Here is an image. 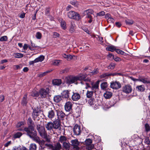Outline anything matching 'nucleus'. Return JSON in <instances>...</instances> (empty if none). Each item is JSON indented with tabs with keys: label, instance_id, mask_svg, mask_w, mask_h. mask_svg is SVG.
<instances>
[{
	"label": "nucleus",
	"instance_id": "f257e3e1",
	"mask_svg": "<svg viewBox=\"0 0 150 150\" xmlns=\"http://www.w3.org/2000/svg\"><path fill=\"white\" fill-rule=\"evenodd\" d=\"M34 127L28 126V127H24L23 129L22 128H18V130L25 132L26 133L27 135L30 138H32L37 135L36 132L34 131Z\"/></svg>",
	"mask_w": 150,
	"mask_h": 150
},
{
	"label": "nucleus",
	"instance_id": "f03ea898",
	"mask_svg": "<svg viewBox=\"0 0 150 150\" xmlns=\"http://www.w3.org/2000/svg\"><path fill=\"white\" fill-rule=\"evenodd\" d=\"M37 129L40 136L42 137L45 139L47 142H50V137L49 135H47V134L45 131V128L43 127L38 125L37 126Z\"/></svg>",
	"mask_w": 150,
	"mask_h": 150
},
{
	"label": "nucleus",
	"instance_id": "7ed1b4c3",
	"mask_svg": "<svg viewBox=\"0 0 150 150\" xmlns=\"http://www.w3.org/2000/svg\"><path fill=\"white\" fill-rule=\"evenodd\" d=\"M49 88H48L40 89L39 90V93L41 97L42 98H45L47 96H49Z\"/></svg>",
	"mask_w": 150,
	"mask_h": 150
},
{
	"label": "nucleus",
	"instance_id": "20e7f679",
	"mask_svg": "<svg viewBox=\"0 0 150 150\" xmlns=\"http://www.w3.org/2000/svg\"><path fill=\"white\" fill-rule=\"evenodd\" d=\"M67 16L70 18L79 20L81 18L80 15L74 11H71L67 13Z\"/></svg>",
	"mask_w": 150,
	"mask_h": 150
},
{
	"label": "nucleus",
	"instance_id": "39448f33",
	"mask_svg": "<svg viewBox=\"0 0 150 150\" xmlns=\"http://www.w3.org/2000/svg\"><path fill=\"white\" fill-rule=\"evenodd\" d=\"M87 76L86 74H81L78 76H76L77 78V81L78 80L81 81V83L82 84H84V82L87 81H90V79L89 78L86 79Z\"/></svg>",
	"mask_w": 150,
	"mask_h": 150
},
{
	"label": "nucleus",
	"instance_id": "423d86ee",
	"mask_svg": "<svg viewBox=\"0 0 150 150\" xmlns=\"http://www.w3.org/2000/svg\"><path fill=\"white\" fill-rule=\"evenodd\" d=\"M77 78L76 76H70L66 78V83L69 85L75 83L77 81Z\"/></svg>",
	"mask_w": 150,
	"mask_h": 150
},
{
	"label": "nucleus",
	"instance_id": "0eeeda50",
	"mask_svg": "<svg viewBox=\"0 0 150 150\" xmlns=\"http://www.w3.org/2000/svg\"><path fill=\"white\" fill-rule=\"evenodd\" d=\"M110 87L114 89H118L121 87V84L118 81H113L110 83Z\"/></svg>",
	"mask_w": 150,
	"mask_h": 150
},
{
	"label": "nucleus",
	"instance_id": "6e6552de",
	"mask_svg": "<svg viewBox=\"0 0 150 150\" xmlns=\"http://www.w3.org/2000/svg\"><path fill=\"white\" fill-rule=\"evenodd\" d=\"M71 145L73 146V148L76 150H79V146L80 144V142H79L77 139L74 140H71Z\"/></svg>",
	"mask_w": 150,
	"mask_h": 150
},
{
	"label": "nucleus",
	"instance_id": "1a4fd4ad",
	"mask_svg": "<svg viewBox=\"0 0 150 150\" xmlns=\"http://www.w3.org/2000/svg\"><path fill=\"white\" fill-rule=\"evenodd\" d=\"M73 129L75 135H78L80 134L81 132V127L79 125H75Z\"/></svg>",
	"mask_w": 150,
	"mask_h": 150
},
{
	"label": "nucleus",
	"instance_id": "9d476101",
	"mask_svg": "<svg viewBox=\"0 0 150 150\" xmlns=\"http://www.w3.org/2000/svg\"><path fill=\"white\" fill-rule=\"evenodd\" d=\"M132 91V88L130 85H125L122 88V91L126 93H129L131 92Z\"/></svg>",
	"mask_w": 150,
	"mask_h": 150
},
{
	"label": "nucleus",
	"instance_id": "9b49d317",
	"mask_svg": "<svg viewBox=\"0 0 150 150\" xmlns=\"http://www.w3.org/2000/svg\"><path fill=\"white\" fill-rule=\"evenodd\" d=\"M93 13V11L91 9H89L84 11L83 12L84 16L86 15V17L88 18H91L92 16L91 14H92Z\"/></svg>",
	"mask_w": 150,
	"mask_h": 150
},
{
	"label": "nucleus",
	"instance_id": "f8f14e48",
	"mask_svg": "<svg viewBox=\"0 0 150 150\" xmlns=\"http://www.w3.org/2000/svg\"><path fill=\"white\" fill-rule=\"evenodd\" d=\"M27 94H25L23 97L21 104L22 106H26L28 103Z\"/></svg>",
	"mask_w": 150,
	"mask_h": 150
},
{
	"label": "nucleus",
	"instance_id": "ddd939ff",
	"mask_svg": "<svg viewBox=\"0 0 150 150\" xmlns=\"http://www.w3.org/2000/svg\"><path fill=\"white\" fill-rule=\"evenodd\" d=\"M99 81H97L95 83H93L92 82L91 83V85L92 86V87H91V88L92 90L93 91H95V90H97L98 88L99 87Z\"/></svg>",
	"mask_w": 150,
	"mask_h": 150
},
{
	"label": "nucleus",
	"instance_id": "4468645a",
	"mask_svg": "<svg viewBox=\"0 0 150 150\" xmlns=\"http://www.w3.org/2000/svg\"><path fill=\"white\" fill-rule=\"evenodd\" d=\"M72 105L71 102L68 101L65 103L64 106L65 109L67 112H69L71 109Z\"/></svg>",
	"mask_w": 150,
	"mask_h": 150
},
{
	"label": "nucleus",
	"instance_id": "2eb2a0df",
	"mask_svg": "<svg viewBox=\"0 0 150 150\" xmlns=\"http://www.w3.org/2000/svg\"><path fill=\"white\" fill-rule=\"evenodd\" d=\"M80 98V94L77 93H73V94L72 96V99L74 101H77Z\"/></svg>",
	"mask_w": 150,
	"mask_h": 150
},
{
	"label": "nucleus",
	"instance_id": "dca6fc26",
	"mask_svg": "<svg viewBox=\"0 0 150 150\" xmlns=\"http://www.w3.org/2000/svg\"><path fill=\"white\" fill-rule=\"evenodd\" d=\"M71 90H66L63 91L62 93L63 96L65 98H69L70 94V92Z\"/></svg>",
	"mask_w": 150,
	"mask_h": 150
},
{
	"label": "nucleus",
	"instance_id": "f3484780",
	"mask_svg": "<svg viewBox=\"0 0 150 150\" xmlns=\"http://www.w3.org/2000/svg\"><path fill=\"white\" fill-rule=\"evenodd\" d=\"M71 24L69 29V31L71 33H73L75 31L76 25L73 22H71Z\"/></svg>",
	"mask_w": 150,
	"mask_h": 150
},
{
	"label": "nucleus",
	"instance_id": "a211bd4d",
	"mask_svg": "<svg viewBox=\"0 0 150 150\" xmlns=\"http://www.w3.org/2000/svg\"><path fill=\"white\" fill-rule=\"evenodd\" d=\"M62 99V96L59 95L55 96L53 98L54 101L57 103L59 102Z\"/></svg>",
	"mask_w": 150,
	"mask_h": 150
},
{
	"label": "nucleus",
	"instance_id": "6ab92c4d",
	"mask_svg": "<svg viewBox=\"0 0 150 150\" xmlns=\"http://www.w3.org/2000/svg\"><path fill=\"white\" fill-rule=\"evenodd\" d=\"M62 146L59 143H57L52 147L53 150H60L61 149Z\"/></svg>",
	"mask_w": 150,
	"mask_h": 150
},
{
	"label": "nucleus",
	"instance_id": "aec40b11",
	"mask_svg": "<svg viewBox=\"0 0 150 150\" xmlns=\"http://www.w3.org/2000/svg\"><path fill=\"white\" fill-rule=\"evenodd\" d=\"M106 49L108 51L113 52L114 51H115L116 52V50L117 49H116V47L115 46L111 45L108 46L106 47Z\"/></svg>",
	"mask_w": 150,
	"mask_h": 150
},
{
	"label": "nucleus",
	"instance_id": "412c9836",
	"mask_svg": "<svg viewBox=\"0 0 150 150\" xmlns=\"http://www.w3.org/2000/svg\"><path fill=\"white\" fill-rule=\"evenodd\" d=\"M136 90L139 92H143L145 90V86L144 85L138 86L136 87Z\"/></svg>",
	"mask_w": 150,
	"mask_h": 150
},
{
	"label": "nucleus",
	"instance_id": "4be33fe9",
	"mask_svg": "<svg viewBox=\"0 0 150 150\" xmlns=\"http://www.w3.org/2000/svg\"><path fill=\"white\" fill-rule=\"evenodd\" d=\"M139 81L142 82L144 83H150V81L146 78H140L138 79Z\"/></svg>",
	"mask_w": 150,
	"mask_h": 150
},
{
	"label": "nucleus",
	"instance_id": "5701e85b",
	"mask_svg": "<svg viewBox=\"0 0 150 150\" xmlns=\"http://www.w3.org/2000/svg\"><path fill=\"white\" fill-rule=\"evenodd\" d=\"M61 83V80L60 79H55L52 81V83L54 85L59 86L60 85Z\"/></svg>",
	"mask_w": 150,
	"mask_h": 150
},
{
	"label": "nucleus",
	"instance_id": "b1692460",
	"mask_svg": "<svg viewBox=\"0 0 150 150\" xmlns=\"http://www.w3.org/2000/svg\"><path fill=\"white\" fill-rule=\"evenodd\" d=\"M53 125V128L54 129H57L59 128L60 126V124L58 120H56L54 122Z\"/></svg>",
	"mask_w": 150,
	"mask_h": 150
},
{
	"label": "nucleus",
	"instance_id": "393cba45",
	"mask_svg": "<svg viewBox=\"0 0 150 150\" xmlns=\"http://www.w3.org/2000/svg\"><path fill=\"white\" fill-rule=\"evenodd\" d=\"M112 96V93L110 92L106 91L104 94V97L106 99L111 98Z\"/></svg>",
	"mask_w": 150,
	"mask_h": 150
},
{
	"label": "nucleus",
	"instance_id": "a878e982",
	"mask_svg": "<svg viewBox=\"0 0 150 150\" xmlns=\"http://www.w3.org/2000/svg\"><path fill=\"white\" fill-rule=\"evenodd\" d=\"M53 127V123L52 122H48L46 125V127L48 130H51Z\"/></svg>",
	"mask_w": 150,
	"mask_h": 150
},
{
	"label": "nucleus",
	"instance_id": "bb28decb",
	"mask_svg": "<svg viewBox=\"0 0 150 150\" xmlns=\"http://www.w3.org/2000/svg\"><path fill=\"white\" fill-rule=\"evenodd\" d=\"M28 126H31L35 127L34 123L30 117L28 118L27 122Z\"/></svg>",
	"mask_w": 150,
	"mask_h": 150
},
{
	"label": "nucleus",
	"instance_id": "cd10ccee",
	"mask_svg": "<svg viewBox=\"0 0 150 150\" xmlns=\"http://www.w3.org/2000/svg\"><path fill=\"white\" fill-rule=\"evenodd\" d=\"M111 75H113V74H109L108 73H104L101 75L100 76V77L101 78H106L108 76H110Z\"/></svg>",
	"mask_w": 150,
	"mask_h": 150
},
{
	"label": "nucleus",
	"instance_id": "c85d7f7f",
	"mask_svg": "<svg viewBox=\"0 0 150 150\" xmlns=\"http://www.w3.org/2000/svg\"><path fill=\"white\" fill-rule=\"evenodd\" d=\"M45 59V57L43 55H40L39 57H38L35 59L36 60L37 62H41L43 61Z\"/></svg>",
	"mask_w": 150,
	"mask_h": 150
},
{
	"label": "nucleus",
	"instance_id": "c756f323",
	"mask_svg": "<svg viewBox=\"0 0 150 150\" xmlns=\"http://www.w3.org/2000/svg\"><path fill=\"white\" fill-rule=\"evenodd\" d=\"M93 91H87L86 93V97L87 98H90L93 96Z\"/></svg>",
	"mask_w": 150,
	"mask_h": 150
},
{
	"label": "nucleus",
	"instance_id": "7c9ffc66",
	"mask_svg": "<svg viewBox=\"0 0 150 150\" xmlns=\"http://www.w3.org/2000/svg\"><path fill=\"white\" fill-rule=\"evenodd\" d=\"M67 139L66 137L64 136H60L59 139V141L61 143H64L66 141Z\"/></svg>",
	"mask_w": 150,
	"mask_h": 150
},
{
	"label": "nucleus",
	"instance_id": "2f4dec72",
	"mask_svg": "<svg viewBox=\"0 0 150 150\" xmlns=\"http://www.w3.org/2000/svg\"><path fill=\"white\" fill-rule=\"evenodd\" d=\"M37 146L35 144H31L29 147V150H36Z\"/></svg>",
	"mask_w": 150,
	"mask_h": 150
},
{
	"label": "nucleus",
	"instance_id": "473e14b6",
	"mask_svg": "<svg viewBox=\"0 0 150 150\" xmlns=\"http://www.w3.org/2000/svg\"><path fill=\"white\" fill-rule=\"evenodd\" d=\"M31 95L33 97H38L40 95L39 92L33 91L32 92Z\"/></svg>",
	"mask_w": 150,
	"mask_h": 150
},
{
	"label": "nucleus",
	"instance_id": "72a5a7b5",
	"mask_svg": "<svg viewBox=\"0 0 150 150\" xmlns=\"http://www.w3.org/2000/svg\"><path fill=\"white\" fill-rule=\"evenodd\" d=\"M13 56L15 58H19L23 57V54L21 53H15L13 54Z\"/></svg>",
	"mask_w": 150,
	"mask_h": 150
},
{
	"label": "nucleus",
	"instance_id": "f704fd0d",
	"mask_svg": "<svg viewBox=\"0 0 150 150\" xmlns=\"http://www.w3.org/2000/svg\"><path fill=\"white\" fill-rule=\"evenodd\" d=\"M116 52L118 54H120L124 56L127 55L126 54L124 51L119 49H117L116 50Z\"/></svg>",
	"mask_w": 150,
	"mask_h": 150
},
{
	"label": "nucleus",
	"instance_id": "c9c22d12",
	"mask_svg": "<svg viewBox=\"0 0 150 150\" xmlns=\"http://www.w3.org/2000/svg\"><path fill=\"white\" fill-rule=\"evenodd\" d=\"M57 115L58 118L59 120H61L64 117L65 113H57Z\"/></svg>",
	"mask_w": 150,
	"mask_h": 150
},
{
	"label": "nucleus",
	"instance_id": "e433bc0d",
	"mask_svg": "<svg viewBox=\"0 0 150 150\" xmlns=\"http://www.w3.org/2000/svg\"><path fill=\"white\" fill-rule=\"evenodd\" d=\"M61 25L63 29H65L67 28L66 22L64 21H62L61 23Z\"/></svg>",
	"mask_w": 150,
	"mask_h": 150
},
{
	"label": "nucleus",
	"instance_id": "4c0bfd02",
	"mask_svg": "<svg viewBox=\"0 0 150 150\" xmlns=\"http://www.w3.org/2000/svg\"><path fill=\"white\" fill-rule=\"evenodd\" d=\"M22 135V133L21 132H17L15 133L14 136L15 138H20Z\"/></svg>",
	"mask_w": 150,
	"mask_h": 150
},
{
	"label": "nucleus",
	"instance_id": "58836bf2",
	"mask_svg": "<svg viewBox=\"0 0 150 150\" xmlns=\"http://www.w3.org/2000/svg\"><path fill=\"white\" fill-rule=\"evenodd\" d=\"M33 137V140L35 142L38 143L39 144H40L41 143V140L39 137H35V136Z\"/></svg>",
	"mask_w": 150,
	"mask_h": 150
},
{
	"label": "nucleus",
	"instance_id": "ea45409f",
	"mask_svg": "<svg viewBox=\"0 0 150 150\" xmlns=\"http://www.w3.org/2000/svg\"><path fill=\"white\" fill-rule=\"evenodd\" d=\"M93 138L94 140L96 142H99L100 141V137L97 135L94 136H93Z\"/></svg>",
	"mask_w": 150,
	"mask_h": 150
},
{
	"label": "nucleus",
	"instance_id": "a19ab883",
	"mask_svg": "<svg viewBox=\"0 0 150 150\" xmlns=\"http://www.w3.org/2000/svg\"><path fill=\"white\" fill-rule=\"evenodd\" d=\"M144 143L146 144H150V140L149 137H146L144 139Z\"/></svg>",
	"mask_w": 150,
	"mask_h": 150
},
{
	"label": "nucleus",
	"instance_id": "79ce46f5",
	"mask_svg": "<svg viewBox=\"0 0 150 150\" xmlns=\"http://www.w3.org/2000/svg\"><path fill=\"white\" fill-rule=\"evenodd\" d=\"M108 86L107 83L104 82L102 83L101 84V87L103 89H105Z\"/></svg>",
	"mask_w": 150,
	"mask_h": 150
},
{
	"label": "nucleus",
	"instance_id": "37998d69",
	"mask_svg": "<svg viewBox=\"0 0 150 150\" xmlns=\"http://www.w3.org/2000/svg\"><path fill=\"white\" fill-rule=\"evenodd\" d=\"M61 60H55L53 62V64L55 66H58Z\"/></svg>",
	"mask_w": 150,
	"mask_h": 150
},
{
	"label": "nucleus",
	"instance_id": "c03bdc74",
	"mask_svg": "<svg viewBox=\"0 0 150 150\" xmlns=\"http://www.w3.org/2000/svg\"><path fill=\"white\" fill-rule=\"evenodd\" d=\"M115 65L116 64L115 63H112L108 67V68L111 69H113L115 68Z\"/></svg>",
	"mask_w": 150,
	"mask_h": 150
},
{
	"label": "nucleus",
	"instance_id": "a18cd8bd",
	"mask_svg": "<svg viewBox=\"0 0 150 150\" xmlns=\"http://www.w3.org/2000/svg\"><path fill=\"white\" fill-rule=\"evenodd\" d=\"M125 22L127 24L131 25L134 23V21L133 20L128 19L125 21Z\"/></svg>",
	"mask_w": 150,
	"mask_h": 150
},
{
	"label": "nucleus",
	"instance_id": "49530a36",
	"mask_svg": "<svg viewBox=\"0 0 150 150\" xmlns=\"http://www.w3.org/2000/svg\"><path fill=\"white\" fill-rule=\"evenodd\" d=\"M24 125V122H20L17 124L16 125V127L17 128H21V126L23 125Z\"/></svg>",
	"mask_w": 150,
	"mask_h": 150
},
{
	"label": "nucleus",
	"instance_id": "de8ad7c7",
	"mask_svg": "<svg viewBox=\"0 0 150 150\" xmlns=\"http://www.w3.org/2000/svg\"><path fill=\"white\" fill-rule=\"evenodd\" d=\"M145 131L146 132H148L150 131V127L149 125L147 124L146 123L144 125Z\"/></svg>",
	"mask_w": 150,
	"mask_h": 150
},
{
	"label": "nucleus",
	"instance_id": "09e8293b",
	"mask_svg": "<svg viewBox=\"0 0 150 150\" xmlns=\"http://www.w3.org/2000/svg\"><path fill=\"white\" fill-rule=\"evenodd\" d=\"M36 38L38 39H40L42 37V34L39 32L36 33L35 35Z\"/></svg>",
	"mask_w": 150,
	"mask_h": 150
},
{
	"label": "nucleus",
	"instance_id": "8fccbe9b",
	"mask_svg": "<svg viewBox=\"0 0 150 150\" xmlns=\"http://www.w3.org/2000/svg\"><path fill=\"white\" fill-rule=\"evenodd\" d=\"M8 40V38L6 36H4L1 37L0 38V41H6Z\"/></svg>",
	"mask_w": 150,
	"mask_h": 150
},
{
	"label": "nucleus",
	"instance_id": "3c124183",
	"mask_svg": "<svg viewBox=\"0 0 150 150\" xmlns=\"http://www.w3.org/2000/svg\"><path fill=\"white\" fill-rule=\"evenodd\" d=\"M85 143L86 145H90L92 143V140L90 139H88L85 141Z\"/></svg>",
	"mask_w": 150,
	"mask_h": 150
},
{
	"label": "nucleus",
	"instance_id": "603ef678",
	"mask_svg": "<svg viewBox=\"0 0 150 150\" xmlns=\"http://www.w3.org/2000/svg\"><path fill=\"white\" fill-rule=\"evenodd\" d=\"M95 100L93 98H91L88 100V103L91 105H93L94 104Z\"/></svg>",
	"mask_w": 150,
	"mask_h": 150
},
{
	"label": "nucleus",
	"instance_id": "864d4df0",
	"mask_svg": "<svg viewBox=\"0 0 150 150\" xmlns=\"http://www.w3.org/2000/svg\"><path fill=\"white\" fill-rule=\"evenodd\" d=\"M90 72L91 73L92 75H94L98 72V69H94L93 71Z\"/></svg>",
	"mask_w": 150,
	"mask_h": 150
},
{
	"label": "nucleus",
	"instance_id": "5fc2aeb1",
	"mask_svg": "<svg viewBox=\"0 0 150 150\" xmlns=\"http://www.w3.org/2000/svg\"><path fill=\"white\" fill-rule=\"evenodd\" d=\"M41 111V110L40 108L37 107L36 108H34L33 112H40Z\"/></svg>",
	"mask_w": 150,
	"mask_h": 150
},
{
	"label": "nucleus",
	"instance_id": "6e6d98bb",
	"mask_svg": "<svg viewBox=\"0 0 150 150\" xmlns=\"http://www.w3.org/2000/svg\"><path fill=\"white\" fill-rule=\"evenodd\" d=\"M69 71V69L68 68H66L64 69H63L61 71L60 73L62 74L64 73H67Z\"/></svg>",
	"mask_w": 150,
	"mask_h": 150
},
{
	"label": "nucleus",
	"instance_id": "4d7b16f0",
	"mask_svg": "<svg viewBox=\"0 0 150 150\" xmlns=\"http://www.w3.org/2000/svg\"><path fill=\"white\" fill-rule=\"evenodd\" d=\"M105 13L104 11H101L97 13V15L99 16H102L105 15Z\"/></svg>",
	"mask_w": 150,
	"mask_h": 150
},
{
	"label": "nucleus",
	"instance_id": "13d9d810",
	"mask_svg": "<svg viewBox=\"0 0 150 150\" xmlns=\"http://www.w3.org/2000/svg\"><path fill=\"white\" fill-rule=\"evenodd\" d=\"M93 147L94 146L92 144L86 145V148L89 150H91L93 149Z\"/></svg>",
	"mask_w": 150,
	"mask_h": 150
},
{
	"label": "nucleus",
	"instance_id": "bf43d9fd",
	"mask_svg": "<svg viewBox=\"0 0 150 150\" xmlns=\"http://www.w3.org/2000/svg\"><path fill=\"white\" fill-rule=\"evenodd\" d=\"M49 72V71H46L43 73H40L39 75V77H41L45 76L46 74Z\"/></svg>",
	"mask_w": 150,
	"mask_h": 150
},
{
	"label": "nucleus",
	"instance_id": "052dcab7",
	"mask_svg": "<svg viewBox=\"0 0 150 150\" xmlns=\"http://www.w3.org/2000/svg\"><path fill=\"white\" fill-rule=\"evenodd\" d=\"M53 35L54 38L59 37L60 36L59 34L56 32L53 33Z\"/></svg>",
	"mask_w": 150,
	"mask_h": 150
},
{
	"label": "nucleus",
	"instance_id": "680f3d73",
	"mask_svg": "<svg viewBox=\"0 0 150 150\" xmlns=\"http://www.w3.org/2000/svg\"><path fill=\"white\" fill-rule=\"evenodd\" d=\"M48 117L50 118H52L54 116V113H48Z\"/></svg>",
	"mask_w": 150,
	"mask_h": 150
},
{
	"label": "nucleus",
	"instance_id": "e2e57ef3",
	"mask_svg": "<svg viewBox=\"0 0 150 150\" xmlns=\"http://www.w3.org/2000/svg\"><path fill=\"white\" fill-rule=\"evenodd\" d=\"M63 145L66 148H67L69 147V144L66 142L63 143Z\"/></svg>",
	"mask_w": 150,
	"mask_h": 150
},
{
	"label": "nucleus",
	"instance_id": "0e129e2a",
	"mask_svg": "<svg viewBox=\"0 0 150 150\" xmlns=\"http://www.w3.org/2000/svg\"><path fill=\"white\" fill-rule=\"evenodd\" d=\"M4 96L3 95H1L0 96V101L1 102H2L4 101Z\"/></svg>",
	"mask_w": 150,
	"mask_h": 150
},
{
	"label": "nucleus",
	"instance_id": "69168bd1",
	"mask_svg": "<svg viewBox=\"0 0 150 150\" xmlns=\"http://www.w3.org/2000/svg\"><path fill=\"white\" fill-rule=\"evenodd\" d=\"M110 16V15L108 13H106L105 15V18L107 20H109Z\"/></svg>",
	"mask_w": 150,
	"mask_h": 150
},
{
	"label": "nucleus",
	"instance_id": "338daca9",
	"mask_svg": "<svg viewBox=\"0 0 150 150\" xmlns=\"http://www.w3.org/2000/svg\"><path fill=\"white\" fill-rule=\"evenodd\" d=\"M37 63V62L36 61L35 59L33 61H30L29 62V64L30 65H33L34 63Z\"/></svg>",
	"mask_w": 150,
	"mask_h": 150
},
{
	"label": "nucleus",
	"instance_id": "774afa93",
	"mask_svg": "<svg viewBox=\"0 0 150 150\" xmlns=\"http://www.w3.org/2000/svg\"><path fill=\"white\" fill-rule=\"evenodd\" d=\"M20 150H28L27 149L25 146L21 147L19 148Z\"/></svg>",
	"mask_w": 150,
	"mask_h": 150
}]
</instances>
